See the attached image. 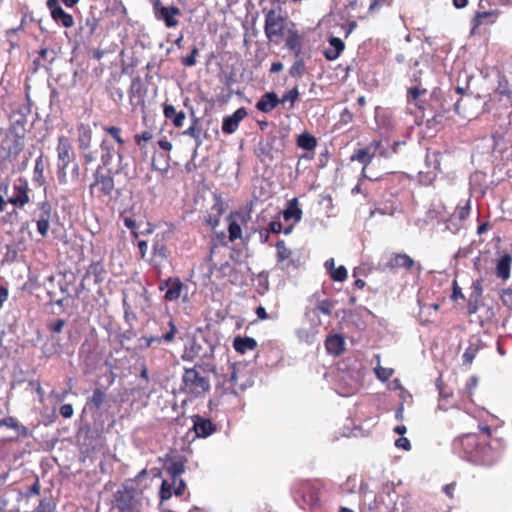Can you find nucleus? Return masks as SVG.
I'll return each mask as SVG.
<instances>
[{"label":"nucleus","mask_w":512,"mask_h":512,"mask_svg":"<svg viewBox=\"0 0 512 512\" xmlns=\"http://www.w3.org/2000/svg\"><path fill=\"white\" fill-rule=\"evenodd\" d=\"M163 114L167 120H170L174 127L181 128L183 126L186 115L183 111H177L172 104H163Z\"/></svg>","instance_id":"27"},{"label":"nucleus","mask_w":512,"mask_h":512,"mask_svg":"<svg viewBox=\"0 0 512 512\" xmlns=\"http://www.w3.org/2000/svg\"><path fill=\"white\" fill-rule=\"evenodd\" d=\"M115 190L114 173L110 169L99 166L93 173V181L89 185L91 197L101 203H108Z\"/></svg>","instance_id":"1"},{"label":"nucleus","mask_w":512,"mask_h":512,"mask_svg":"<svg viewBox=\"0 0 512 512\" xmlns=\"http://www.w3.org/2000/svg\"><path fill=\"white\" fill-rule=\"evenodd\" d=\"M56 151L58 158L57 164H60L63 167H68L73 155L72 144L68 137L64 135H60L58 137Z\"/></svg>","instance_id":"17"},{"label":"nucleus","mask_w":512,"mask_h":512,"mask_svg":"<svg viewBox=\"0 0 512 512\" xmlns=\"http://www.w3.org/2000/svg\"><path fill=\"white\" fill-rule=\"evenodd\" d=\"M299 96H300V92H299V89H298V86H294L292 89H290L289 91L285 92L283 95H282V98H280V101H281V104H284L285 102H289L290 103V109H292L295 105V103L297 102V100L299 99Z\"/></svg>","instance_id":"43"},{"label":"nucleus","mask_w":512,"mask_h":512,"mask_svg":"<svg viewBox=\"0 0 512 512\" xmlns=\"http://www.w3.org/2000/svg\"><path fill=\"white\" fill-rule=\"evenodd\" d=\"M258 344L252 337L237 336L233 340V348L239 354H245L249 350H255Z\"/></svg>","instance_id":"31"},{"label":"nucleus","mask_w":512,"mask_h":512,"mask_svg":"<svg viewBox=\"0 0 512 512\" xmlns=\"http://www.w3.org/2000/svg\"><path fill=\"white\" fill-rule=\"evenodd\" d=\"M353 118V113L348 108H344L340 113L339 122L343 125H347L353 121Z\"/></svg>","instance_id":"61"},{"label":"nucleus","mask_w":512,"mask_h":512,"mask_svg":"<svg viewBox=\"0 0 512 512\" xmlns=\"http://www.w3.org/2000/svg\"><path fill=\"white\" fill-rule=\"evenodd\" d=\"M500 16V11L497 9L493 10H478L475 12L471 19V30L470 34L475 35L478 33L481 26H490L497 22Z\"/></svg>","instance_id":"12"},{"label":"nucleus","mask_w":512,"mask_h":512,"mask_svg":"<svg viewBox=\"0 0 512 512\" xmlns=\"http://www.w3.org/2000/svg\"><path fill=\"white\" fill-rule=\"evenodd\" d=\"M415 264V261L406 253H392L384 264V270H395L403 268L410 270Z\"/></svg>","instance_id":"18"},{"label":"nucleus","mask_w":512,"mask_h":512,"mask_svg":"<svg viewBox=\"0 0 512 512\" xmlns=\"http://www.w3.org/2000/svg\"><path fill=\"white\" fill-rule=\"evenodd\" d=\"M185 471L184 462L181 459L173 460L167 466V473L172 477L174 482L177 481V477L183 474Z\"/></svg>","instance_id":"39"},{"label":"nucleus","mask_w":512,"mask_h":512,"mask_svg":"<svg viewBox=\"0 0 512 512\" xmlns=\"http://www.w3.org/2000/svg\"><path fill=\"white\" fill-rule=\"evenodd\" d=\"M470 210V200L468 199L464 202V204L459 203L456 206L455 211L453 212L451 217L458 219L460 222H463L469 217Z\"/></svg>","instance_id":"38"},{"label":"nucleus","mask_w":512,"mask_h":512,"mask_svg":"<svg viewBox=\"0 0 512 512\" xmlns=\"http://www.w3.org/2000/svg\"><path fill=\"white\" fill-rule=\"evenodd\" d=\"M214 347L204 338L188 337L181 358L184 361L204 360L213 355Z\"/></svg>","instance_id":"3"},{"label":"nucleus","mask_w":512,"mask_h":512,"mask_svg":"<svg viewBox=\"0 0 512 512\" xmlns=\"http://www.w3.org/2000/svg\"><path fill=\"white\" fill-rule=\"evenodd\" d=\"M329 274L334 281L343 282L347 278V269L345 266L340 265L334 268Z\"/></svg>","instance_id":"50"},{"label":"nucleus","mask_w":512,"mask_h":512,"mask_svg":"<svg viewBox=\"0 0 512 512\" xmlns=\"http://www.w3.org/2000/svg\"><path fill=\"white\" fill-rule=\"evenodd\" d=\"M28 192L27 181L19 178L13 185V195L8 198V202L16 207H24L30 201Z\"/></svg>","instance_id":"14"},{"label":"nucleus","mask_w":512,"mask_h":512,"mask_svg":"<svg viewBox=\"0 0 512 512\" xmlns=\"http://www.w3.org/2000/svg\"><path fill=\"white\" fill-rule=\"evenodd\" d=\"M178 329L174 320L170 317L168 319V330L160 336H143L139 338L138 348L141 350L148 349L153 346H159L163 343L170 344L175 340Z\"/></svg>","instance_id":"7"},{"label":"nucleus","mask_w":512,"mask_h":512,"mask_svg":"<svg viewBox=\"0 0 512 512\" xmlns=\"http://www.w3.org/2000/svg\"><path fill=\"white\" fill-rule=\"evenodd\" d=\"M406 142L405 141H395L392 145H391V148L390 149H387V148H380L379 149V153L378 155L380 157H383V158H389L391 157L393 154H396L398 152V148L401 146V145H405Z\"/></svg>","instance_id":"49"},{"label":"nucleus","mask_w":512,"mask_h":512,"mask_svg":"<svg viewBox=\"0 0 512 512\" xmlns=\"http://www.w3.org/2000/svg\"><path fill=\"white\" fill-rule=\"evenodd\" d=\"M325 348L329 354L338 356L345 349V340L339 334H333L326 338Z\"/></svg>","instance_id":"28"},{"label":"nucleus","mask_w":512,"mask_h":512,"mask_svg":"<svg viewBox=\"0 0 512 512\" xmlns=\"http://www.w3.org/2000/svg\"><path fill=\"white\" fill-rule=\"evenodd\" d=\"M345 48L344 42L338 37L329 39V47L324 50V56L327 60H336Z\"/></svg>","instance_id":"30"},{"label":"nucleus","mask_w":512,"mask_h":512,"mask_svg":"<svg viewBox=\"0 0 512 512\" xmlns=\"http://www.w3.org/2000/svg\"><path fill=\"white\" fill-rule=\"evenodd\" d=\"M283 218L285 221L293 220L294 223L300 222L302 219V210L299 207V202L297 198H292L288 201L286 208L283 211Z\"/></svg>","instance_id":"29"},{"label":"nucleus","mask_w":512,"mask_h":512,"mask_svg":"<svg viewBox=\"0 0 512 512\" xmlns=\"http://www.w3.org/2000/svg\"><path fill=\"white\" fill-rule=\"evenodd\" d=\"M280 104V98L275 92H266L257 101L256 109L263 113H270Z\"/></svg>","instance_id":"25"},{"label":"nucleus","mask_w":512,"mask_h":512,"mask_svg":"<svg viewBox=\"0 0 512 512\" xmlns=\"http://www.w3.org/2000/svg\"><path fill=\"white\" fill-rule=\"evenodd\" d=\"M197 367L185 368L181 383V391L194 397L204 395L210 390L209 379L201 375Z\"/></svg>","instance_id":"2"},{"label":"nucleus","mask_w":512,"mask_h":512,"mask_svg":"<svg viewBox=\"0 0 512 512\" xmlns=\"http://www.w3.org/2000/svg\"><path fill=\"white\" fill-rule=\"evenodd\" d=\"M24 143L21 136L7 134L0 143V159L15 160L23 150Z\"/></svg>","instance_id":"8"},{"label":"nucleus","mask_w":512,"mask_h":512,"mask_svg":"<svg viewBox=\"0 0 512 512\" xmlns=\"http://www.w3.org/2000/svg\"><path fill=\"white\" fill-rule=\"evenodd\" d=\"M51 205L47 201H42L38 204V210L34 212V220H51Z\"/></svg>","instance_id":"36"},{"label":"nucleus","mask_w":512,"mask_h":512,"mask_svg":"<svg viewBox=\"0 0 512 512\" xmlns=\"http://www.w3.org/2000/svg\"><path fill=\"white\" fill-rule=\"evenodd\" d=\"M198 124H199V119L197 117H194L192 119V124L190 125V127L188 129H186L183 132V135L190 136V137L194 138L199 143L201 131L198 127Z\"/></svg>","instance_id":"48"},{"label":"nucleus","mask_w":512,"mask_h":512,"mask_svg":"<svg viewBox=\"0 0 512 512\" xmlns=\"http://www.w3.org/2000/svg\"><path fill=\"white\" fill-rule=\"evenodd\" d=\"M168 256L169 251L164 240V237L161 236L159 238V236L157 235L152 245V255L149 260V263L153 267L159 268L162 265V263L167 260Z\"/></svg>","instance_id":"16"},{"label":"nucleus","mask_w":512,"mask_h":512,"mask_svg":"<svg viewBox=\"0 0 512 512\" xmlns=\"http://www.w3.org/2000/svg\"><path fill=\"white\" fill-rule=\"evenodd\" d=\"M44 170H45V162L43 159V155H40L35 160V166H34V170H33V182L38 184L39 186H43L46 183Z\"/></svg>","instance_id":"34"},{"label":"nucleus","mask_w":512,"mask_h":512,"mask_svg":"<svg viewBox=\"0 0 512 512\" xmlns=\"http://www.w3.org/2000/svg\"><path fill=\"white\" fill-rule=\"evenodd\" d=\"M153 12L155 18L163 21L167 28H175L179 25L177 17L181 14V11L177 6H164L160 0H154Z\"/></svg>","instance_id":"10"},{"label":"nucleus","mask_w":512,"mask_h":512,"mask_svg":"<svg viewBox=\"0 0 512 512\" xmlns=\"http://www.w3.org/2000/svg\"><path fill=\"white\" fill-rule=\"evenodd\" d=\"M333 307V302L329 299L319 301L317 304V309L325 315H331Z\"/></svg>","instance_id":"52"},{"label":"nucleus","mask_w":512,"mask_h":512,"mask_svg":"<svg viewBox=\"0 0 512 512\" xmlns=\"http://www.w3.org/2000/svg\"><path fill=\"white\" fill-rule=\"evenodd\" d=\"M454 447L466 457L477 460L481 452L490 451L489 446H480L479 438L474 433L465 434L454 441Z\"/></svg>","instance_id":"6"},{"label":"nucleus","mask_w":512,"mask_h":512,"mask_svg":"<svg viewBox=\"0 0 512 512\" xmlns=\"http://www.w3.org/2000/svg\"><path fill=\"white\" fill-rule=\"evenodd\" d=\"M304 39L296 29H288L285 37V48L292 52L293 56L302 54Z\"/></svg>","instance_id":"21"},{"label":"nucleus","mask_w":512,"mask_h":512,"mask_svg":"<svg viewBox=\"0 0 512 512\" xmlns=\"http://www.w3.org/2000/svg\"><path fill=\"white\" fill-rule=\"evenodd\" d=\"M276 249H277V261L283 262L291 257L292 251L286 247L285 242L283 240H279L276 243Z\"/></svg>","instance_id":"46"},{"label":"nucleus","mask_w":512,"mask_h":512,"mask_svg":"<svg viewBox=\"0 0 512 512\" xmlns=\"http://www.w3.org/2000/svg\"><path fill=\"white\" fill-rule=\"evenodd\" d=\"M198 49L194 47L191 53L182 58V64L186 67H192L196 64V56L198 55Z\"/></svg>","instance_id":"57"},{"label":"nucleus","mask_w":512,"mask_h":512,"mask_svg":"<svg viewBox=\"0 0 512 512\" xmlns=\"http://www.w3.org/2000/svg\"><path fill=\"white\" fill-rule=\"evenodd\" d=\"M114 507L118 512H141V501L132 487L123 486L114 494Z\"/></svg>","instance_id":"4"},{"label":"nucleus","mask_w":512,"mask_h":512,"mask_svg":"<svg viewBox=\"0 0 512 512\" xmlns=\"http://www.w3.org/2000/svg\"><path fill=\"white\" fill-rule=\"evenodd\" d=\"M393 3V0H372L369 6L370 11L378 10L385 6H390Z\"/></svg>","instance_id":"62"},{"label":"nucleus","mask_w":512,"mask_h":512,"mask_svg":"<svg viewBox=\"0 0 512 512\" xmlns=\"http://www.w3.org/2000/svg\"><path fill=\"white\" fill-rule=\"evenodd\" d=\"M382 141L373 140L364 148L357 149L350 156V161H357L363 165L361 175L364 178H367L366 170L367 167L371 164L373 158L375 157L377 151L381 148Z\"/></svg>","instance_id":"9"},{"label":"nucleus","mask_w":512,"mask_h":512,"mask_svg":"<svg viewBox=\"0 0 512 512\" xmlns=\"http://www.w3.org/2000/svg\"><path fill=\"white\" fill-rule=\"evenodd\" d=\"M37 231L42 237H46L50 228V220H37Z\"/></svg>","instance_id":"59"},{"label":"nucleus","mask_w":512,"mask_h":512,"mask_svg":"<svg viewBox=\"0 0 512 512\" xmlns=\"http://www.w3.org/2000/svg\"><path fill=\"white\" fill-rule=\"evenodd\" d=\"M176 482L172 479V483H170L168 480H163L161 483L160 491H159V497L160 501L164 502L169 500L173 493H174V486Z\"/></svg>","instance_id":"40"},{"label":"nucleus","mask_w":512,"mask_h":512,"mask_svg":"<svg viewBox=\"0 0 512 512\" xmlns=\"http://www.w3.org/2000/svg\"><path fill=\"white\" fill-rule=\"evenodd\" d=\"M65 323L64 319H57L55 322L49 324L48 328L51 332L60 333L65 326Z\"/></svg>","instance_id":"64"},{"label":"nucleus","mask_w":512,"mask_h":512,"mask_svg":"<svg viewBox=\"0 0 512 512\" xmlns=\"http://www.w3.org/2000/svg\"><path fill=\"white\" fill-rule=\"evenodd\" d=\"M41 490V484L38 477L35 478L33 484L24 493L25 498H30L34 495H39Z\"/></svg>","instance_id":"54"},{"label":"nucleus","mask_w":512,"mask_h":512,"mask_svg":"<svg viewBox=\"0 0 512 512\" xmlns=\"http://www.w3.org/2000/svg\"><path fill=\"white\" fill-rule=\"evenodd\" d=\"M222 385L226 392L234 395L245 389L243 384L238 383V372L234 364L229 367V374L227 378L222 382Z\"/></svg>","instance_id":"26"},{"label":"nucleus","mask_w":512,"mask_h":512,"mask_svg":"<svg viewBox=\"0 0 512 512\" xmlns=\"http://www.w3.org/2000/svg\"><path fill=\"white\" fill-rule=\"evenodd\" d=\"M306 73V62L302 57V54L299 56H294V62L289 68V75L292 78H302Z\"/></svg>","instance_id":"33"},{"label":"nucleus","mask_w":512,"mask_h":512,"mask_svg":"<svg viewBox=\"0 0 512 512\" xmlns=\"http://www.w3.org/2000/svg\"><path fill=\"white\" fill-rule=\"evenodd\" d=\"M154 130L147 129L141 133H138L134 136L135 144L143 150L145 148V143L151 141L154 138Z\"/></svg>","instance_id":"42"},{"label":"nucleus","mask_w":512,"mask_h":512,"mask_svg":"<svg viewBox=\"0 0 512 512\" xmlns=\"http://www.w3.org/2000/svg\"><path fill=\"white\" fill-rule=\"evenodd\" d=\"M247 116V110L244 107L238 108L232 115L226 116L222 121V132L224 134H233L237 131L239 123Z\"/></svg>","instance_id":"20"},{"label":"nucleus","mask_w":512,"mask_h":512,"mask_svg":"<svg viewBox=\"0 0 512 512\" xmlns=\"http://www.w3.org/2000/svg\"><path fill=\"white\" fill-rule=\"evenodd\" d=\"M103 131L109 134L119 144V146H123L125 144V141L121 136L122 129L120 127L104 126Z\"/></svg>","instance_id":"47"},{"label":"nucleus","mask_w":512,"mask_h":512,"mask_svg":"<svg viewBox=\"0 0 512 512\" xmlns=\"http://www.w3.org/2000/svg\"><path fill=\"white\" fill-rule=\"evenodd\" d=\"M106 271L101 262H92L85 271L81 281V287L87 289L88 286L93 284H99L104 280Z\"/></svg>","instance_id":"13"},{"label":"nucleus","mask_w":512,"mask_h":512,"mask_svg":"<svg viewBox=\"0 0 512 512\" xmlns=\"http://www.w3.org/2000/svg\"><path fill=\"white\" fill-rule=\"evenodd\" d=\"M93 131L89 124L77 125V144L80 151H87L92 146Z\"/></svg>","instance_id":"23"},{"label":"nucleus","mask_w":512,"mask_h":512,"mask_svg":"<svg viewBox=\"0 0 512 512\" xmlns=\"http://www.w3.org/2000/svg\"><path fill=\"white\" fill-rule=\"evenodd\" d=\"M3 426L17 431L19 436L27 437L29 435V429L26 426L20 424L17 418L13 416H8L1 419L0 427Z\"/></svg>","instance_id":"32"},{"label":"nucleus","mask_w":512,"mask_h":512,"mask_svg":"<svg viewBox=\"0 0 512 512\" xmlns=\"http://www.w3.org/2000/svg\"><path fill=\"white\" fill-rule=\"evenodd\" d=\"M56 504L52 497H43L32 512H54Z\"/></svg>","instance_id":"44"},{"label":"nucleus","mask_w":512,"mask_h":512,"mask_svg":"<svg viewBox=\"0 0 512 512\" xmlns=\"http://www.w3.org/2000/svg\"><path fill=\"white\" fill-rule=\"evenodd\" d=\"M83 157V164L85 166L93 163L97 159V150H93L92 147L87 151H81Z\"/></svg>","instance_id":"53"},{"label":"nucleus","mask_w":512,"mask_h":512,"mask_svg":"<svg viewBox=\"0 0 512 512\" xmlns=\"http://www.w3.org/2000/svg\"><path fill=\"white\" fill-rule=\"evenodd\" d=\"M228 233L230 242H234L242 237L241 226L236 220L232 219V215L229 216Z\"/></svg>","instance_id":"41"},{"label":"nucleus","mask_w":512,"mask_h":512,"mask_svg":"<svg viewBox=\"0 0 512 512\" xmlns=\"http://www.w3.org/2000/svg\"><path fill=\"white\" fill-rule=\"evenodd\" d=\"M512 256L508 253L496 259L495 275L502 281H507L511 275Z\"/></svg>","instance_id":"24"},{"label":"nucleus","mask_w":512,"mask_h":512,"mask_svg":"<svg viewBox=\"0 0 512 512\" xmlns=\"http://www.w3.org/2000/svg\"><path fill=\"white\" fill-rule=\"evenodd\" d=\"M287 18L281 10L270 9L265 14L264 32L268 40L283 37Z\"/></svg>","instance_id":"5"},{"label":"nucleus","mask_w":512,"mask_h":512,"mask_svg":"<svg viewBox=\"0 0 512 512\" xmlns=\"http://www.w3.org/2000/svg\"><path fill=\"white\" fill-rule=\"evenodd\" d=\"M225 211V204L220 195L214 196V204L211 206V209L208 215L205 217L204 223L211 228H216L220 224L221 216Z\"/></svg>","instance_id":"19"},{"label":"nucleus","mask_w":512,"mask_h":512,"mask_svg":"<svg viewBox=\"0 0 512 512\" xmlns=\"http://www.w3.org/2000/svg\"><path fill=\"white\" fill-rule=\"evenodd\" d=\"M28 20H30V21H31V20H32V18H31V17H29L27 14H24V15H23V17H22V19H21V22H20L19 26L15 27V28H10V29H8V30L6 31V35H7V36H10V35H12V34H16V33L20 32V31H24L25 26H26V24H27Z\"/></svg>","instance_id":"55"},{"label":"nucleus","mask_w":512,"mask_h":512,"mask_svg":"<svg viewBox=\"0 0 512 512\" xmlns=\"http://www.w3.org/2000/svg\"><path fill=\"white\" fill-rule=\"evenodd\" d=\"M185 288L179 277H168L159 284V290L165 291L164 300L167 302L179 300Z\"/></svg>","instance_id":"11"},{"label":"nucleus","mask_w":512,"mask_h":512,"mask_svg":"<svg viewBox=\"0 0 512 512\" xmlns=\"http://www.w3.org/2000/svg\"><path fill=\"white\" fill-rule=\"evenodd\" d=\"M136 94L138 95L139 98H143L144 91H143V88H142V85H141V82L139 79H137L136 81L134 80L132 82L131 89H130V98H132V96H134Z\"/></svg>","instance_id":"58"},{"label":"nucleus","mask_w":512,"mask_h":512,"mask_svg":"<svg viewBox=\"0 0 512 512\" xmlns=\"http://www.w3.org/2000/svg\"><path fill=\"white\" fill-rule=\"evenodd\" d=\"M495 93L512 100V91L509 88V81L504 74L499 75Z\"/></svg>","instance_id":"37"},{"label":"nucleus","mask_w":512,"mask_h":512,"mask_svg":"<svg viewBox=\"0 0 512 512\" xmlns=\"http://www.w3.org/2000/svg\"><path fill=\"white\" fill-rule=\"evenodd\" d=\"M477 385H478V378L476 376H471L467 380V382L465 384V392L467 393V395L469 397L472 396L473 391L477 387Z\"/></svg>","instance_id":"60"},{"label":"nucleus","mask_w":512,"mask_h":512,"mask_svg":"<svg viewBox=\"0 0 512 512\" xmlns=\"http://www.w3.org/2000/svg\"><path fill=\"white\" fill-rule=\"evenodd\" d=\"M46 4L55 22L61 24L64 28H71L74 25L73 16L63 10L59 0H47Z\"/></svg>","instance_id":"15"},{"label":"nucleus","mask_w":512,"mask_h":512,"mask_svg":"<svg viewBox=\"0 0 512 512\" xmlns=\"http://www.w3.org/2000/svg\"><path fill=\"white\" fill-rule=\"evenodd\" d=\"M375 374L381 381H387L392 377L393 370L391 368L378 366L375 368Z\"/></svg>","instance_id":"51"},{"label":"nucleus","mask_w":512,"mask_h":512,"mask_svg":"<svg viewBox=\"0 0 512 512\" xmlns=\"http://www.w3.org/2000/svg\"><path fill=\"white\" fill-rule=\"evenodd\" d=\"M296 144L299 148L312 151L317 146V139L309 132H304L297 137Z\"/></svg>","instance_id":"35"},{"label":"nucleus","mask_w":512,"mask_h":512,"mask_svg":"<svg viewBox=\"0 0 512 512\" xmlns=\"http://www.w3.org/2000/svg\"><path fill=\"white\" fill-rule=\"evenodd\" d=\"M425 89H420L419 87H411L407 92V100L408 102L416 101L421 95L425 94Z\"/></svg>","instance_id":"56"},{"label":"nucleus","mask_w":512,"mask_h":512,"mask_svg":"<svg viewBox=\"0 0 512 512\" xmlns=\"http://www.w3.org/2000/svg\"><path fill=\"white\" fill-rule=\"evenodd\" d=\"M193 429L198 437L206 438L216 431V425L210 419L195 415Z\"/></svg>","instance_id":"22"},{"label":"nucleus","mask_w":512,"mask_h":512,"mask_svg":"<svg viewBox=\"0 0 512 512\" xmlns=\"http://www.w3.org/2000/svg\"><path fill=\"white\" fill-rule=\"evenodd\" d=\"M60 415L63 418L69 419L73 416L74 410L71 404H63L59 409Z\"/></svg>","instance_id":"63"},{"label":"nucleus","mask_w":512,"mask_h":512,"mask_svg":"<svg viewBox=\"0 0 512 512\" xmlns=\"http://www.w3.org/2000/svg\"><path fill=\"white\" fill-rule=\"evenodd\" d=\"M106 393L101 388L93 390L91 398L88 400V404L93 405L96 409H100L105 401Z\"/></svg>","instance_id":"45"}]
</instances>
